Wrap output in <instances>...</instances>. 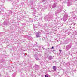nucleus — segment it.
I'll return each instance as SVG.
<instances>
[{
  "label": "nucleus",
  "instance_id": "obj_1",
  "mask_svg": "<svg viewBox=\"0 0 77 77\" xmlns=\"http://www.w3.org/2000/svg\"><path fill=\"white\" fill-rule=\"evenodd\" d=\"M67 19H68V15H64L63 17V20L64 21H66V20H67Z\"/></svg>",
  "mask_w": 77,
  "mask_h": 77
},
{
  "label": "nucleus",
  "instance_id": "obj_2",
  "mask_svg": "<svg viewBox=\"0 0 77 77\" xmlns=\"http://www.w3.org/2000/svg\"><path fill=\"white\" fill-rule=\"evenodd\" d=\"M72 46V45L71 44L69 45H68L66 48V49H67V50H69L70 48H71V47Z\"/></svg>",
  "mask_w": 77,
  "mask_h": 77
},
{
  "label": "nucleus",
  "instance_id": "obj_3",
  "mask_svg": "<svg viewBox=\"0 0 77 77\" xmlns=\"http://www.w3.org/2000/svg\"><path fill=\"white\" fill-rule=\"evenodd\" d=\"M39 32H37L36 33V36L37 38H39L40 36Z\"/></svg>",
  "mask_w": 77,
  "mask_h": 77
},
{
  "label": "nucleus",
  "instance_id": "obj_4",
  "mask_svg": "<svg viewBox=\"0 0 77 77\" xmlns=\"http://www.w3.org/2000/svg\"><path fill=\"white\" fill-rule=\"evenodd\" d=\"M56 6V3H54L52 6L53 8H54Z\"/></svg>",
  "mask_w": 77,
  "mask_h": 77
},
{
  "label": "nucleus",
  "instance_id": "obj_5",
  "mask_svg": "<svg viewBox=\"0 0 77 77\" xmlns=\"http://www.w3.org/2000/svg\"><path fill=\"white\" fill-rule=\"evenodd\" d=\"M54 71H56V66H54L53 67Z\"/></svg>",
  "mask_w": 77,
  "mask_h": 77
},
{
  "label": "nucleus",
  "instance_id": "obj_6",
  "mask_svg": "<svg viewBox=\"0 0 77 77\" xmlns=\"http://www.w3.org/2000/svg\"><path fill=\"white\" fill-rule=\"evenodd\" d=\"M52 17H51V16H50V17L48 18L47 19L48 21H49V20H50L52 19Z\"/></svg>",
  "mask_w": 77,
  "mask_h": 77
},
{
  "label": "nucleus",
  "instance_id": "obj_7",
  "mask_svg": "<svg viewBox=\"0 0 77 77\" xmlns=\"http://www.w3.org/2000/svg\"><path fill=\"white\" fill-rule=\"evenodd\" d=\"M72 5V3L71 2L69 3H68V4L67 5L68 6H71Z\"/></svg>",
  "mask_w": 77,
  "mask_h": 77
},
{
  "label": "nucleus",
  "instance_id": "obj_8",
  "mask_svg": "<svg viewBox=\"0 0 77 77\" xmlns=\"http://www.w3.org/2000/svg\"><path fill=\"white\" fill-rule=\"evenodd\" d=\"M52 58V56H49V60H51Z\"/></svg>",
  "mask_w": 77,
  "mask_h": 77
},
{
  "label": "nucleus",
  "instance_id": "obj_9",
  "mask_svg": "<svg viewBox=\"0 0 77 77\" xmlns=\"http://www.w3.org/2000/svg\"><path fill=\"white\" fill-rule=\"evenodd\" d=\"M45 77H48V76H47V75H45Z\"/></svg>",
  "mask_w": 77,
  "mask_h": 77
},
{
  "label": "nucleus",
  "instance_id": "obj_10",
  "mask_svg": "<svg viewBox=\"0 0 77 77\" xmlns=\"http://www.w3.org/2000/svg\"><path fill=\"white\" fill-rule=\"evenodd\" d=\"M53 48H54V47L52 46V47L51 48V49H54Z\"/></svg>",
  "mask_w": 77,
  "mask_h": 77
},
{
  "label": "nucleus",
  "instance_id": "obj_11",
  "mask_svg": "<svg viewBox=\"0 0 77 77\" xmlns=\"http://www.w3.org/2000/svg\"><path fill=\"white\" fill-rule=\"evenodd\" d=\"M45 0H42V2H45Z\"/></svg>",
  "mask_w": 77,
  "mask_h": 77
},
{
  "label": "nucleus",
  "instance_id": "obj_12",
  "mask_svg": "<svg viewBox=\"0 0 77 77\" xmlns=\"http://www.w3.org/2000/svg\"><path fill=\"white\" fill-rule=\"evenodd\" d=\"M74 72H76V71H76V70H74Z\"/></svg>",
  "mask_w": 77,
  "mask_h": 77
},
{
  "label": "nucleus",
  "instance_id": "obj_13",
  "mask_svg": "<svg viewBox=\"0 0 77 77\" xmlns=\"http://www.w3.org/2000/svg\"><path fill=\"white\" fill-rule=\"evenodd\" d=\"M59 51H60V52H61L62 50H60Z\"/></svg>",
  "mask_w": 77,
  "mask_h": 77
},
{
  "label": "nucleus",
  "instance_id": "obj_14",
  "mask_svg": "<svg viewBox=\"0 0 77 77\" xmlns=\"http://www.w3.org/2000/svg\"><path fill=\"white\" fill-rule=\"evenodd\" d=\"M38 59H36L37 60H38Z\"/></svg>",
  "mask_w": 77,
  "mask_h": 77
},
{
  "label": "nucleus",
  "instance_id": "obj_15",
  "mask_svg": "<svg viewBox=\"0 0 77 77\" xmlns=\"http://www.w3.org/2000/svg\"><path fill=\"white\" fill-rule=\"evenodd\" d=\"M33 26H34V27H35V26L33 25Z\"/></svg>",
  "mask_w": 77,
  "mask_h": 77
}]
</instances>
